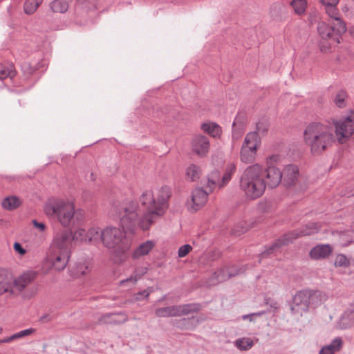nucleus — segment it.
I'll use <instances>...</instances> for the list:
<instances>
[{
  "mask_svg": "<svg viewBox=\"0 0 354 354\" xmlns=\"http://www.w3.org/2000/svg\"><path fill=\"white\" fill-rule=\"evenodd\" d=\"M50 6L54 12L65 13L66 12V0H53Z\"/></svg>",
  "mask_w": 354,
  "mask_h": 354,
  "instance_id": "c9c22d12",
  "label": "nucleus"
},
{
  "mask_svg": "<svg viewBox=\"0 0 354 354\" xmlns=\"http://www.w3.org/2000/svg\"><path fill=\"white\" fill-rule=\"evenodd\" d=\"M84 219V212L73 203L68 202V243L71 245L86 243V230L82 226Z\"/></svg>",
  "mask_w": 354,
  "mask_h": 354,
  "instance_id": "20e7f679",
  "label": "nucleus"
},
{
  "mask_svg": "<svg viewBox=\"0 0 354 354\" xmlns=\"http://www.w3.org/2000/svg\"><path fill=\"white\" fill-rule=\"evenodd\" d=\"M192 152L198 157H205L209 150L210 144L209 139L204 136L197 135L194 136L191 142Z\"/></svg>",
  "mask_w": 354,
  "mask_h": 354,
  "instance_id": "ddd939ff",
  "label": "nucleus"
},
{
  "mask_svg": "<svg viewBox=\"0 0 354 354\" xmlns=\"http://www.w3.org/2000/svg\"><path fill=\"white\" fill-rule=\"evenodd\" d=\"M291 6L294 9L295 14L301 15L306 11L307 2L306 0H292Z\"/></svg>",
  "mask_w": 354,
  "mask_h": 354,
  "instance_id": "4c0bfd02",
  "label": "nucleus"
},
{
  "mask_svg": "<svg viewBox=\"0 0 354 354\" xmlns=\"http://www.w3.org/2000/svg\"><path fill=\"white\" fill-rule=\"evenodd\" d=\"M333 250V248L328 244H319L310 250L309 255L312 259H323L328 257Z\"/></svg>",
  "mask_w": 354,
  "mask_h": 354,
  "instance_id": "f3484780",
  "label": "nucleus"
},
{
  "mask_svg": "<svg viewBox=\"0 0 354 354\" xmlns=\"http://www.w3.org/2000/svg\"><path fill=\"white\" fill-rule=\"evenodd\" d=\"M225 269L221 270L218 272H215V277L217 279L218 282H222L227 278V276L225 274Z\"/></svg>",
  "mask_w": 354,
  "mask_h": 354,
  "instance_id": "49530a36",
  "label": "nucleus"
},
{
  "mask_svg": "<svg viewBox=\"0 0 354 354\" xmlns=\"http://www.w3.org/2000/svg\"><path fill=\"white\" fill-rule=\"evenodd\" d=\"M151 290H149V289L145 290L142 292H139L138 293L136 294L133 297L134 301H140L142 299V297H148L150 295Z\"/></svg>",
  "mask_w": 354,
  "mask_h": 354,
  "instance_id": "a18cd8bd",
  "label": "nucleus"
},
{
  "mask_svg": "<svg viewBox=\"0 0 354 354\" xmlns=\"http://www.w3.org/2000/svg\"><path fill=\"white\" fill-rule=\"evenodd\" d=\"M257 153V151L242 146L240 152V159L246 164L254 162L256 160Z\"/></svg>",
  "mask_w": 354,
  "mask_h": 354,
  "instance_id": "cd10ccee",
  "label": "nucleus"
},
{
  "mask_svg": "<svg viewBox=\"0 0 354 354\" xmlns=\"http://www.w3.org/2000/svg\"><path fill=\"white\" fill-rule=\"evenodd\" d=\"M280 156L277 154H273L268 156L266 160L267 167L270 165H273L274 164L278 162L280 160Z\"/></svg>",
  "mask_w": 354,
  "mask_h": 354,
  "instance_id": "c03bdc74",
  "label": "nucleus"
},
{
  "mask_svg": "<svg viewBox=\"0 0 354 354\" xmlns=\"http://www.w3.org/2000/svg\"><path fill=\"white\" fill-rule=\"evenodd\" d=\"M54 245L65 252L66 248V230H64L56 234L53 239Z\"/></svg>",
  "mask_w": 354,
  "mask_h": 354,
  "instance_id": "7c9ffc66",
  "label": "nucleus"
},
{
  "mask_svg": "<svg viewBox=\"0 0 354 354\" xmlns=\"http://www.w3.org/2000/svg\"><path fill=\"white\" fill-rule=\"evenodd\" d=\"M44 211L48 216L56 218L63 227L66 226V204L63 201L52 200L45 206Z\"/></svg>",
  "mask_w": 354,
  "mask_h": 354,
  "instance_id": "1a4fd4ad",
  "label": "nucleus"
},
{
  "mask_svg": "<svg viewBox=\"0 0 354 354\" xmlns=\"http://www.w3.org/2000/svg\"><path fill=\"white\" fill-rule=\"evenodd\" d=\"M342 346V342L339 338L335 339L330 345L323 347L319 354H335L339 351Z\"/></svg>",
  "mask_w": 354,
  "mask_h": 354,
  "instance_id": "c85d7f7f",
  "label": "nucleus"
},
{
  "mask_svg": "<svg viewBox=\"0 0 354 354\" xmlns=\"http://www.w3.org/2000/svg\"><path fill=\"white\" fill-rule=\"evenodd\" d=\"M192 247L190 245H183L179 248L178 251V255L180 258L185 257L192 251Z\"/></svg>",
  "mask_w": 354,
  "mask_h": 354,
  "instance_id": "79ce46f5",
  "label": "nucleus"
},
{
  "mask_svg": "<svg viewBox=\"0 0 354 354\" xmlns=\"http://www.w3.org/2000/svg\"><path fill=\"white\" fill-rule=\"evenodd\" d=\"M239 187L248 199L255 200L262 196L266 189L261 165L256 163L246 167L240 177Z\"/></svg>",
  "mask_w": 354,
  "mask_h": 354,
  "instance_id": "7ed1b4c3",
  "label": "nucleus"
},
{
  "mask_svg": "<svg viewBox=\"0 0 354 354\" xmlns=\"http://www.w3.org/2000/svg\"><path fill=\"white\" fill-rule=\"evenodd\" d=\"M53 267L57 271L60 272L66 267V259L65 252H62L56 256L52 261Z\"/></svg>",
  "mask_w": 354,
  "mask_h": 354,
  "instance_id": "72a5a7b5",
  "label": "nucleus"
},
{
  "mask_svg": "<svg viewBox=\"0 0 354 354\" xmlns=\"http://www.w3.org/2000/svg\"><path fill=\"white\" fill-rule=\"evenodd\" d=\"M263 314V313H254V314H252V315H244L243 316V319H248L250 318V321H252V316L253 315H261Z\"/></svg>",
  "mask_w": 354,
  "mask_h": 354,
  "instance_id": "3c124183",
  "label": "nucleus"
},
{
  "mask_svg": "<svg viewBox=\"0 0 354 354\" xmlns=\"http://www.w3.org/2000/svg\"><path fill=\"white\" fill-rule=\"evenodd\" d=\"M2 331V328H0V333Z\"/></svg>",
  "mask_w": 354,
  "mask_h": 354,
  "instance_id": "6e6d98bb",
  "label": "nucleus"
},
{
  "mask_svg": "<svg viewBox=\"0 0 354 354\" xmlns=\"http://www.w3.org/2000/svg\"><path fill=\"white\" fill-rule=\"evenodd\" d=\"M331 24L324 21L319 22L317 31L319 36L322 40H331L335 44L340 43V39L347 30L346 25L339 17L333 18Z\"/></svg>",
  "mask_w": 354,
  "mask_h": 354,
  "instance_id": "423d86ee",
  "label": "nucleus"
},
{
  "mask_svg": "<svg viewBox=\"0 0 354 354\" xmlns=\"http://www.w3.org/2000/svg\"><path fill=\"white\" fill-rule=\"evenodd\" d=\"M350 32L354 35V27L351 28Z\"/></svg>",
  "mask_w": 354,
  "mask_h": 354,
  "instance_id": "864d4df0",
  "label": "nucleus"
},
{
  "mask_svg": "<svg viewBox=\"0 0 354 354\" xmlns=\"http://www.w3.org/2000/svg\"><path fill=\"white\" fill-rule=\"evenodd\" d=\"M146 272V268H141L136 270L130 277L122 280L120 282V286H133L137 283L138 280Z\"/></svg>",
  "mask_w": 354,
  "mask_h": 354,
  "instance_id": "393cba45",
  "label": "nucleus"
},
{
  "mask_svg": "<svg viewBox=\"0 0 354 354\" xmlns=\"http://www.w3.org/2000/svg\"><path fill=\"white\" fill-rule=\"evenodd\" d=\"M334 265L336 267L346 268L350 265V262L346 255L338 254L335 256Z\"/></svg>",
  "mask_w": 354,
  "mask_h": 354,
  "instance_id": "58836bf2",
  "label": "nucleus"
},
{
  "mask_svg": "<svg viewBox=\"0 0 354 354\" xmlns=\"http://www.w3.org/2000/svg\"><path fill=\"white\" fill-rule=\"evenodd\" d=\"M319 229V226L317 223H309L305 226L300 227L296 230L290 232L286 234L281 239H279L275 244L274 246L279 247L282 245H287L293 240L303 236H308L318 232Z\"/></svg>",
  "mask_w": 354,
  "mask_h": 354,
  "instance_id": "6e6552de",
  "label": "nucleus"
},
{
  "mask_svg": "<svg viewBox=\"0 0 354 354\" xmlns=\"http://www.w3.org/2000/svg\"><path fill=\"white\" fill-rule=\"evenodd\" d=\"M354 324V302L351 304L345 310L339 319V326L347 328Z\"/></svg>",
  "mask_w": 354,
  "mask_h": 354,
  "instance_id": "aec40b11",
  "label": "nucleus"
},
{
  "mask_svg": "<svg viewBox=\"0 0 354 354\" xmlns=\"http://www.w3.org/2000/svg\"><path fill=\"white\" fill-rule=\"evenodd\" d=\"M16 75L13 65H6L0 64V80H4L7 77L12 79Z\"/></svg>",
  "mask_w": 354,
  "mask_h": 354,
  "instance_id": "473e14b6",
  "label": "nucleus"
},
{
  "mask_svg": "<svg viewBox=\"0 0 354 354\" xmlns=\"http://www.w3.org/2000/svg\"><path fill=\"white\" fill-rule=\"evenodd\" d=\"M326 299V295L320 291H300L294 297L292 310L301 315L308 310L310 306H316Z\"/></svg>",
  "mask_w": 354,
  "mask_h": 354,
  "instance_id": "39448f33",
  "label": "nucleus"
},
{
  "mask_svg": "<svg viewBox=\"0 0 354 354\" xmlns=\"http://www.w3.org/2000/svg\"><path fill=\"white\" fill-rule=\"evenodd\" d=\"M324 6L327 15L331 18H336L339 15V11L337 5L339 0H319Z\"/></svg>",
  "mask_w": 354,
  "mask_h": 354,
  "instance_id": "412c9836",
  "label": "nucleus"
},
{
  "mask_svg": "<svg viewBox=\"0 0 354 354\" xmlns=\"http://www.w3.org/2000/svg\"><path fill=\"white\" fill-rule=\"evenodd\" d=\"M33 225L38 228L41 232H43L46 229V225L44 223H39L37 220L32 221Z\"/></svg>",
  "mask_w": 354,
  "mask_h": 354,
  "instance_id": "09e8293b",
  "label": "nucleus"
},
{
  "mask_svg": "<svg viewBox=\"0 0 354 354\" xmlns=\"http://www.w3.org/2000/svg\"><path fill=\"white\" fill-rule=\"evenodd\" d=\"M34 331H35V329H33V328L26 329L24 330H21L17 333H15L14 337H15V339H17L19 338H21V337H24L26 336L30 335L31 334H32L34 333Z\"/></svg>",
  "mask_w": 354,
  "mask_h": 354,
  "instance_id": "37998d69",
  "label": "nucleus"
},
{
  "mask_svg": "<svg viewBox=\"0 0 354 354\" xmlns=\"http://www.w3.org/2000/svg\"><path fill=\"white\" fill-rule=\"evenodd\" d=\"M261 139L256 131L248 133L242 145L243 147L254 150L256 151L260 148Z\"/></svg>",
  "mask_w": 354,
  "mask_h": 354,
  "instance_id": "6ab92c4d",
  "label": "nucleus"
},
{
  "mask_svg": "<svg viewBox=\"0 0 354 354\" xmlns=\"http://www.w3.org/2000/svg\"><path fill=\"white\" fill-rule=\"evenodd\" d=\"M92 269V264L89 261H84L80 263L73 268L72 274L79 277L87 274Z\"/></svg>",
  "mask_w": 354,
  "mask_h": 354,
  "instance_id": "a878e982",
  "label": "nucleus"
},
{
  "mask_svg": "<svg viewBox=\"0 0 354 354\" xmlns=\"http://www.w3.org/2000/svg\"><path fill=\"white\" fill-rule=\"evenodd\" d=\"M332 42L331 40H322L320 39L319 47L321 52L324 53H328L331 51L332 48Z\"/></svg>",
  "mask_w": 354,
  "mask_h": 354,
  "instance_id": "a19ab883",
  "label": "nucleus"
},
{
  "mask_svg": "<svg viewBox=\"0 0 354 354\" xmlns=\"http://www.w3.org/2000/svg\"><path fill=\"white\" fill-rule=\"evenodd\" d=\"M37 276V273L35 271L30 270L24 272L14 279V286L19 292H22L35 281Z\"/></svg>",
  "mask_w": 354,
  "mask_h": 354,
  "instance_id": "dca6fc26",
  "label": "nucleus"
},
{
  "mask_svg": "<svg viewBox=\"0 0 354 354\" xmlns=\"http://www.w3.org/2000/svg\"><path fill=\"white\" fill-rule=\"evenodd\" d=\"M202 130L209 136L217 138L221 134V128L214 122H204L201 124Z\"/></svg>",
  "mask_w": 354,
  "mask_h": 354,
  "instance_id": "bb28decb",
  "label": "nucleus"
},
{
  "mask_svg": "<svg viewBox=\"0 0 354 354\" xmlns=\"http://www.w3.org/2000/svg\"><path fill=\"white\" fill-rule=\"evenodd\" d=\"M304 141L313 153H320L335 142L333 127L320 123L309 124L304 131Z\"/></svg>",
  "mask_w": 354,
  "mask_h": 354,
  "instance_id": "f03ea898",
  "label": "nucleus"
},
{
  "mask_svg": "<svg viewBox=\"0 0 354 354\" xmlns=\"http://www.w3.org/2000/svg\"><path fill=\"white\" fill-rule=\"evenodd\" d=\"M236 169V167L234 163H230L227 165L225 171L221 180V183L218 184V187L220 188L224 187L230 182Z\"/></svg>",
  "mask_w": 354,
  "mask_h": 354,
  "instance_id": "c756f323",
  "label": "nucleus"
},
{
  "mask_svg": "<svg viewBox=\"0 0 354 354\" xmlns=\"http://www.w3.org/2000/svg\"><path fill=\"white\" fill-rule=\"evenodd\" d=\"M220 174L218 171H214L209 174L207 178L206 189L209 192H212L216 185L221 183L219 181Z\"/></svg>",
  "mask_w": 354,
  "mask_h": 354,
  "instance_id": "2f4dec72",
  "label": "nucleus"
},
{
  "mask_svg": "<svg viewBox=\"0 0 354 354\" xmlns=\"http://www.w3.org/2000/svg\"><path fill=\"white\" fill-rule=\"evenodd\" d=\"M263 180L265 189L276 188L282 182V172L274 165L268 166L263 169Z\"/></svg>",
  "mask_w": 354,
  "mask_h": 354,
  "instance_id": "9b49d317",
  "label": "nucleus"
},
{
  "mask_svg": "<svg viewBox=\"0 0 354 354\" xmlns=\"http://www.w3.org/2000/svg\"><path fill=\"white\" fill-rule=\"evenodd\" d=\"M203 171L199 165H189L185 170V178L187 182H197L202 176Z\"/></svg>",
  "mask_w": 354,
  "mask_h": 354,
  "instance_id": "a211bd4d",
  "label": "nucleus"
},
{
  "mask_svg": "<svg viewBox=\"0 0 354 354\" xmlns=\"http://www.w3.org/2000/svg\"><path fill=\"white\" fill-rule=\"evenodd\" d=\"M14 250L21 255H24L26 253V250L22 247L21 244L15 242L13 245Z\"/></svg>",
  "mask_w": 354,
  "mask_h": 354,
  "instance_id": "de8ad7c7",
  "label": "nucleus"
},
{
  "mask_svg": "<svg viewBox=\"0 0 354 354\" xmlns=\"http://www.w3.org/2000/svg\"><path fill=\"white\" fill-rule=\"evenodd\" d=\"M209 192L201 188H196L192 192L191 199L187 202V207L189 212H196L202 208L207 201Z\"/></svg>",
  "mask_w": 354,
  "mask_h": 354,
  "instance_id": "f8f14e48",
  "label": "nucleus"
},
{
  "mask_svg": "<svg viewBox=\"0 0 354 354\" xmlns=\"http://www.w3.org/2000/svg\"><path fill=\"white\" fill-rule=\"evenodd\" d=\"M15 338L14 337V334L10 337H5L2 339H0V344H2V343H9L13 340H15Z\"/></svg>",
  "mask_w": 354,
  "mask_h": 354,
  "instance_id": "8fccbe9b",
  "label": "nucleus"
},
{
  "mask_svg": "<svg viewBox=\"0 0 354 354\" xmlns=\"http://www.w3.org/2000/svg\"><path fill=\"white\" fill-rule=\"evenodd\" d=\"M37 288L34 286L32 288V290H31V293L30 295H25L26 297H28V298H30L31 297H32L33 295H35L37 292Z\"/></svg>",
  "mask_w": 354,
  "mask_h": 354,
  "instance_id": "603ef678",
  "label": "nucleus"
},
{
  "mask_svg": "<svg viewBox=\"0 0 354 354\" xmlns=\"http://www.w3.org/2000/svg\"><path fill=\"white\" fill-rule=\"evenodd\" d=\"M234 274H233V273H232V272H230V273H229V277L232 276V275H234Z\"/></svg>",
  "mask_w": 354,
  "mask_h": 354,
  "instance_id": "5fc2aeb1",
  "label": "nucleus"
},
{
  "mask_svg": "<svg viewBox=\"0 0 354 354\" xmlns=\"http://www.w3.org/2000/svg\"><path fill=\"white\" fill-rule=\"evenodd\" d=\"M198 309L196 304L172 306L158 308L155 313L157 317L181 316Z\"/></svg>",
  "mask_w": 354,
  "mask_h": 354,
  "instance_id": "9d476101",
  "label": "nucleus"
},
{
  "mask_svg": "<svg viewBox=\"0 0 354 354\" xmlns=\"http://www.w3.org/2000/svg\"><path fill=\"white\" fill-rule=\"evenodd\" d=\"M282 172V181L285 186H295L299 179V168L295 165H286Z\"/></svg>",
  "mask_w": 354,
  "mask_h": 354,
  "instance_id": "4468645a",
  "label": "nucleus"
},
{
  "mask_svg": "<svg viewBox=\"0 0 354 354\" xmlns=\"http://www.w3.org/2000/svg\"><path fill=\"white\" fill-rule=\"evenodd\" d=\"M102 230L98 227H92L86 231V243L97 244L101 241Z\"/></svg>",
  "mask_w": 354,
  "mask_h": 354,
  "instance_id": "b1692460",
  "label": "nucleus"
},
{
  "mask_svg": "<svg viewBox=\"0 0 354 354\" xmlns=\"http://www.w3.org/2000/svg\"><path fill=\"white\" fill-rule=\"evenodd\" d=\"M236 346L241 351H248L254 345V342L249 337L238 339L235 342Z\"/></svg>",
  "mask_w": 354,
  "mask_h": 354,
  "instance_id": "e433bc0d",
  "label": "nucleus"
},
{
  "mask_svg": "<svg viewBox=\"0 0 354 354\" xmlns=\"http://www.w3.org/2000/svg\"><path fill=\"white\" fill-rule=\"evenodd\" d=\"M21 204V199L14 195L6 197L1 202L2 207L8 211H12L20 207Z\"/></svg>",
  "mask_w": 354,
  "mask_h": 354,
  "instance_id": "5701e85b",
  "label": "nucleus"
},
{
  "mask_svg": "<svg viewBox=\"0 0 354 354\" xmlns=\"http://www.w3.org/2000/svg\"><path fill=\"white\" fill-rule=\"evenodd\" d=\"M346 97H347L346 93L344 91H340L336 95V97L335 99V103L339 108L342 109L344 106L345 100Z\"/></svg>",
  "mask_w": 354,
  "mask_h": 354,
  "instance_id": "ea45409f",
  "label": "nucleus"
},
{
  "mask_svg": "<svg viewBox=\"0 0 354 354\" xmlns=\"http://www.w3.org/2000/svg\"><path fill=\"white\" fill-rule=\"evenodd\" d=\"M156 243L152 240L147 241L140 244L132 253L133 259H138L148 254L155 247Z\"/></svg>",
  "mask_w": 354,
  "mask_h": 354,
  "instance_id": "4be33fe9",
  "label": "nucleus"
},
{
  "mask_svg": "<svg viewBox=\"0 0 354 354\" xmlns=\"http://www.w3.org/2000/svg\"><path fill=\"white\" fill-rule=\"evenodd\" d=\"M171 189L162 186L154 191L147 190L139 197V201H127L120 212V224L117 227H106L101 232V241L107 248L117 253H124L130 248L125 234H134L139 228L143 231L150 228L156 220L164 214L168 207Z\"/></svg>",
  "mask_w": 354,
  "mask_h": 354,
  "instance_id": "f257e3e1",
  "label": "nucleus"
},
{
  "mask_svg": "<svg viewBox=\"0 0 354 354\" xmlns=\"http://www.w3.org/2000/svg\"><path fill=\"white\" fill-rule=\"evenodd\" d=\"M43 2V0H26L24 5V10L26 14H33L39 5Z\"/></svg>",
  "mask_w": 354,
  "mask_h": 354,
  "instance_id": "f704fd0d",
  "label": "nucleus"
},
{
  "mask_svg": "<svg viewBox=\"0 0 354 354\" xmlns=\"http://www.w3.org/2000/svg\"><path fill=\"white\" fill-rule=\"evenodd\" d=\"M14 279L8 271L6 270H0V295L5 293L15 295Z\"/></svg>",
  "mask_w": 354,
  "mask_h": 354,
  "instance_id": "2eb2a0df",
  "label": "nucleus"
},
{
  "mask_svg": "<svg viewBox=\"0 0 354 354\" xmlns=\"http://www.w3.org/2000/svg\"><path fill=\"white\" fill-rule=\"evenodd\" d=\"M330 127H333V133H335V141L339 144L345 143L354 133V112H350L347 117L333 121Z\"/></svg>",
  "mask_w": 354,
  "mask_h": 354,
  "instance_id": "0eeeda50",
  "label": "nucleus"
}]
</instances>
